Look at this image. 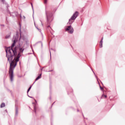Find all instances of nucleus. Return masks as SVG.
I'll use <instances>...</instances> for the list:
<instances>
[{
	"instance_id": "nucleus-11",
	"label": "nucleus",
	"mask_w": 125,
	"mask_h": 125,
	"mask_svg": "<svg viewBox=\"0 0 125 125\" xmlns=\"http://www.w3.org/2000/svg\"><path fill=\"white\" fill-rule=\"evenodd\" d=\"M16 115H18V109L16 110Z\"/></svg>"
},
{
	"instance_id": "nucleus-3",
	"label": "nucleus",
	"mask_w": 125,
	"mask_h": 125,
	"mask_svg": "<svg viewBox=\"0 0 125 125\" xmlns=\"http://www.w3.org/2000/svg\"><path fill=\"white\" fill-rule=\"evenodd\" d=\"M66 31H69V34H73L74 33V29L72 26H69L66 29Z\"/></svg>"
},
{
	"instance_id": "nucleus-12",
	"label": "nucleus",
	"mask_w": 125,
	"mask_h": 125,
	"mask_svg": "<svg viewBox=\"0 0 125 125\" xmlns=\"http://www.w3.org/2000/svg\"><path fill=\"white\" fill-rule=\"evenodd\" d=\"M47 2V0H44V3H46Z\"/></svg>"
},
{
	"instance_id": "nucleus-6",
	"label": "nucleus",
	"mask_w": 125,
	"mask_h": 125,
	"mask_svg": "<svg viewBox=\"0 0 125 125\" xmlns=\"http://www.w3.org/2000/svg\"><path fill=\"white\" fill-rule=\"evenodd\" d=\"M42 77V74H41L35 80L36 81H38V80H40Z\"/></svg>"
},
{
	"instance_id": "nucleus-10",
	"label": "nucleus",
	"mask_w": 125,
	"mask_h": 125,
	"mask_svg": "<svg viewBox=\"0 0 125 125\" xmlns=\"http://www.w3.org/2000/svg\"><path fill=\"white\" fill-rule=\"evenodd\" d=\"M31 88H32V86H30V87L28 88V90H27V92H29V91H30V89H31Z\"/></svg>"
},
{
	"instance_id": "nucleus-9",
	"label": "nucleus",
	"mask_w": 125,
	"mask_h": 125,
	"mask_svg": "<svg viewBox=\"0 0 125 125\" xmlns=\"http://www.w3.org/2000/svg\"><path fill=\"white\" fill-rule=\"evenodd\" d=\"M10 38V35H7L5 37V39H8Z\"/></svg>"
},
{
	"instance_id": "nucleus-8",
	"label": "nucleus",
	"mask_w": 125,
	"mask_h": 125,
	"mask_svg": "<svg viewBox=\"0 0 125 125\" xmlns=\"http://www.w3.org/2000/svg\"><path fill=\"white\" fill-rule=\"evenodd\" d=\"M107 98V95H104V94L102 95V98Z\"/></svg>"
},
{
	"instance_id": "nucleus-14",
	"label": "nucleus",
	"mask_w": 125,
	"mask_h": 125,
	"mask_svg": "<svg viewBox=\"0 0 125 125\" xmlns=\"http://www.w3.org/2000/svg\"><path fill=\"white\" fill-rule=\"evenodd\" d=\"M1 0V1H2V2H3L4 0Z\"/></svg>"
},
{
	"instance_id": "nucleus-5",
	"label": "nucleus",
	"mask_w": 125,
	"mask_h": 125,
	"mask_svg": "<svg viewBox=\"0 0 125 125\" xmlns=\"http://www.w3.org/2000/svg\"><path fill=\"white\" fill-rule=\"evenodd\" d=\"M102 41H103V38H102L101 41L100 42V47H102L103 46Z\"/></svg>"
},
{
	"instance_id": "nucleus-2",
	"label": "nucleus",
	"mask_w": 125,
	"mask_h": 125,
	"mask_svg": "<svg viewBox=\"0 0 125 125\" xmlns=\"http://www.w3.org/2000/svg\"><path fill=\"white\" fill-rule=\"evenodd\" d=\"M78 15H79V12L77 11L75 12V13L71 17L70 19H69V24H71V23H73V21H72V20H76V18L78 17Z\"/></svg>"
},
{
	"instance_id": "nucleus-13",
	"label": "nucleus",
	"mask_w": 125,
	"mask_h": 125,
	"mask_svg": "<svg viewBox=\"0 0 125 125\" xmlns=\"http://www.w3.org/2000/svg\"><path fill=\"white\" fill-rule=\"evenodd\" d=\"M100 88H101V90H103V88L102 87L100 86Z\"/></svg>"
},
{
	"instance_id": "nucleus-15",
	"label": "nucleus",
	"mask_w": 125,
	"mask_h": 125,
	"mask_svg": "<svg viewBox=\"0 0 125 125\" xmlns=\"http://www.w3.org/2000/svg\"><path fill=\"white\" fill-rule=\"evenodd\" d=\"M32 7H33V4L31 3Z\"/></svg>"
},
{
	"instance_id": "nucleus-4",
	"label": "nucleus",
	"mask_w": 125,
	"mask_h": 125,
	"mask_svg": "<svg viewBox=\"0 0 125 125\" xmlns=\"http://www.w3.org/2000/svg\"><path fill=\"white\" fill-rule=\"evenodd\" d=\"M37 109H38V106H37V104L35 103L34 106V110L35 114L36 113H37Z\"/></svg>"
},
{
	"instance_id": "nucleus-1",
	"label": "nucleus",
	"mask_w": 125,
	"mask_h": 125,
	"mask_svg": "<svg viewBox=\"0 0 125 125\" xmlns=\"http://www.w3.org/2000/svg\"><path fill=\"white\" fill-rule=\"evenodd\" d=\"M15 43H16V39L13 40L11 47H9L5 49L6 56L8 61L10 63L9 74L11 82H13V70L17 65V62H19L21 53H23L24 51L23 48L15 46Z\"/></svg>"
},
{
	"instance_id": "nucleus-7",
	"label": "nucleus",
	"mask_w": 125,
	"mask_h": 125,
	"mask_svg": "<svg viewBox=\"0 0 125 125\" xmlns=\"http://www.w3.org/2000/svg\"><path fill=\"white\" fill-rule=\"evenodd\" d=\"M3 107H5V104L4 103H2L0 105V108H3Z\"/></svg>"
}]
</instances>
